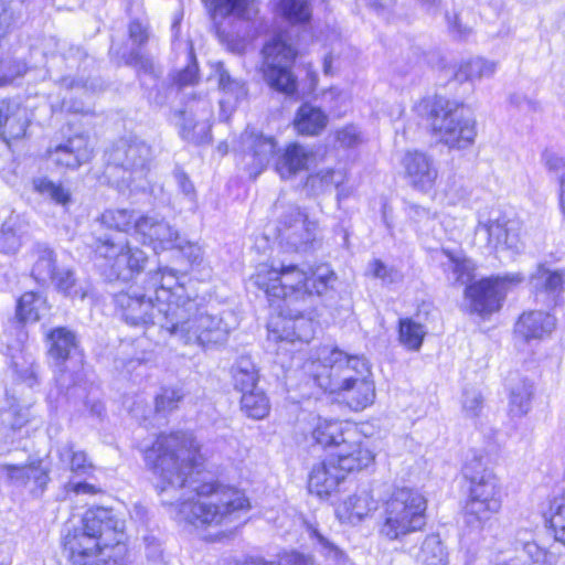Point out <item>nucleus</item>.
Returning a JSON list of instances; mask_svg holds the SVG:
<instances>
[{
	"instance_id": "f257e3e1",
	"label": "nucleus",
	"mask_w": 565,
	"mask_h": 565,
	"mask_svg": "<svg viewBox=\"0 0 565 565\" xmlns=\"http://www.w3.org/2000/svg\"><path fill=\"white\" fill-rule=\"evenodd\" d=\"M201 459L200 445L191 433L160 435L145 449V461L158 477L161 493L184 490L175 504L177 519L196 527H216L236 520L250 509L245 493L216 482L191 480Z\"/></svg>"
},
{
	"instance_id": "cd10ccee",
	"label": "nucleus",
	"mask_w": 565,
	"mask_h": 565,
	"mask_svg": "<svg viewBox=\"0 0 565 565\" xmlns=\"http://www.w3.org/2000/svg\"><path fill=\"white\" fill-rule=\"evenodd\" d=\"M355 435L354 429L344 426L339 420L316 417L312 423L311 437L323 448L331 446L338 448L343 441H347V437Z\"/></svg>"
},
{
	"instance_id": "49530a36",
	"label": "nucleus",
	"mask_w": 565,
	"mask_h": 565,
	"mask_svg": "<svg viewBox=\"0 0 565 565\" xmlns=\"http://www.w3.org/2000/svg\"><path fill=\"white\" fill-rule=\"evenodd\" d=\"M142 217L132 210L117 209L106 210L99 217L100 223L109 228L128 233L135 231V223Z\"/></svg>"
},
{
	"instance_id": "f8f14e48",
	"label": "nucleus",
	"mask_w": 565,
	"mask_h": 565,
	"mask_svg": "<svg viewBox=\"0 0 565 565\" xmlns=\"http://www.w3.org/2000/svg\"><path fill=\"white\" fill-rule=\"evenodd\" d=\"M523 280L521 274L512 273L481 279L467 286L465 295L469 300L470 311L481 317L492 315L501 308L507 294Z\"/></svg>"
},
{
	"instance_id": "c9c22d12",
	"label": "nucleus",
	"mask_w": 565,
	"mask_h": 565,
	"mask_svg": "<svg viewBox=\"0 0 565 565\" xmlns=\"http://www.w3.org/2000/svg\"><path fill=\"white\" fill-rule=\"evenodd\" d=\"M28 236V226L18 215L10 216L1 227L0 249L4 254H15Z\"/></svg>"
},
{
	"instance_id": "412c9836",
	"label": "nucleus",
	"mask_w": 565,
	"mask_h": 565,
	"mask_svg": "<svg viewBox=\"0 0 565 565\" xmlns=\"http://www.w3.org/2000/svg\"><path fill=\"white\" fill-rule=\"evenodd\" d=\"M148 282L157 301L158 315L163 313L160 307L166 303H182L183 300L190 298L185 295V288L180 284L177 271L171 268H159L157 271L150 273Z\"/></svg>"
},
{
	"instance_id": "4468645a",
	"label": "nucleus",
	"mask_w": 565,
	"mask_h": 565,
	"mask_svg": "<svg viewBox=\"0 0 565 565\" xmlns=\"http://www.w3.org/2000/svg\"><path fill=\"white\" fill-rule=\"evenodd\" d=\"M279 237L288 247L296 252H306L317 238L318 224L298 206L290 205L281 215Z\"/></svg>"
},
{
	"instance_id": "3c124183",
	"label": "nucleus",
	"mask_w": 565,
	"mask_h": 565,
	"mask_svg": "<svg viewBox=\"0 0 565 565\" xmlns=\"http://www.w3.org/2000/svg\"><path fill=\"white\" fill-rule=\"evenodd\" d=\"M278 12L292 24L308 22L311 18L308 0H279Z\"/></svg>"
},
{
	"instance_id": "c85d7f7f",
	"label": "nucleus",
	"mask_w": 565,
	"mask_h": 565,
	"mask_svg": "<svg viewBox=\"0 0 565 565\" xmlns=\"http://www.w3.org/2000/svg\"><path fill=\"white\" fill-rule=\"evenodd\" d=\"M28 125L26 108L18 103H0V134L6 140L23 137Z\"/></svg>"
},
{
	"instance_id": "423d86ee",
	"label": "nucleus",
	"mask_w": 565,
	"mask_h": 565,
	"mask_svg": "<svg viewBox=\"0 0 565 565\" xmlns=\"http://www.w3.org/2000/svg\"><path fill=\"white\" fill-rule=\"evenodd\" d=\"M463 477L469 481V495L463 509V523L471 531H482L501 509V490L494 473L486 469L482 457L466 460Z\"/></svg>"
},
{
	"instance_id": "bf43d9fd",
	"label": "nucleus",
	"mask_w": 565,
	"mask_h": 565,
	"mask_svg": "<svg viewBox=\"0 0 565 565\" xmlns=\"http://www.w3.org/2000/svg\"><path fill=\"white\" fill-rule=\"evenodd\" d=\"M183 393L179 388L167 387L156 398V411L159 413H168L178 407L182 401Z\"/></svg>"
},
{
	"instance_id": "2f4dec72",
	"label": "nucleus",
	"mask_w": 565,
	"mask_h": 565,
	"mask_svg": "<svg viewBox=\"0 0 565 565\" xmlns=\"http://www.w3.org/2000/svg\"><path fill=\"white\" fill-rule=\"evenodd\" d=\"M345 179L347 172L344 170L331 168L321 169L308 175L306 188L313 194H319L334 186L338 189V199L341 200L348 198L350 194L344 189H340V185L344 183Z\"/></svg>"
},
{
	"instance_id": "72a5a7b5",
	"label": "nucleus",
	"mask_w": 565,
	"mask_h": 565,
	"mask_svg": "<svg viewBox=\"0 0 565 565\" xmlns=\"http://www.w3.org/2000/svg\"><path fill=\"white\" fill-rule=\"evenodd\" d=\"M534 395V384L521 379L510 388L509 394V415L512 418H521L525 416L532 407V398Z\"/></svg>"
},
{
	"instance_id": "6e6d98bb",
	"label": "nucleus",
	"mask_w": 565,
	"mask_h": 565,
	"mask_svg": "<svg viewBox=\"0 0 565 565\" xmlns=\"http://www.w3.org/2000/svg\"><path fill=\"white\" fill-rule=\"evenodd\" d=\"M103 565H130L127 559V547L122 540L116 539V543L105 548V554L99 555Z\"/></svg>"
},
{
	"instance_id": "79ce46f5",
	"label": "nucleus",
	"mask_w": 565,
	"mask_h": 565,
	"mask_svg": "<svg viewBox=\"0 0 565 565\" xmlns=\"http://www.w3.org/2000/svg\"><path fill=\"white\" fill-rule=\"evenodd\" d=\"M46 310V300L39 294L24 292L18 300L17 317L22 322H36Z\"/></svg>"
},
{
	"instance_id": "6ab92c4d",
	"label": "nucleus",
	"mask_w": 565,
	"mask_h": 565,
	"mask_svg": "<svg viewBox=\"0 0 565 565\" xmlns=\"http://www.w3.org/2000/svg\"><path fill=\"white\" fill-rule=\"evenodd\" d=\"M82 527L98 536L104 545L116 543V539L122 540L125 522L111 510L94 508L85 512Z\"/></svg>"
},
{
	"instance_id": "c756f323",
	"label": "nucleus",
	"mask_w": 565,
	"mask_h": 565,
	"mask_svg": "<svg viewBox=\"0 0 565 565\" xmlns=\"http://www.w3.org/2000/svg\"><path fill=\"white\" fill-rule=\"evenodd\" d=\"M243 142L249 150L253 160L250 174L257 177L276 152V142L273 137L254 131H246L243 135Z\"/></svg>"
},
{
	"instance_id": "5fc2aeb1",
	"label": "nucleus",
	"mask_w": 565,
	"mask_h": 565,
	"mask_svg": "<svg viewBox=\"0 0 565 565\" xmlns=\"http://www.w3.org/2000/svg\"><path fill=\"white\" fill-rule=\"evenodd\" d=\"M50 280L53 281L58 291L66 296L79 297L81 299L85 297V292L76 288L74 274L68 268H58Z\"/></svg>"
},
{
	"instance_id": "0e129e2a",
	"label": "nucleus",
	"mask_w": 565,
	"mask_h": 565,
	"mask_svg": "<svg viewBox=\"0 0 565 565\" xmlns=\"http://www.w3.org/2000/svg\"><path fill=\"white\" fill-rule=\"evenodd\" d=\"M337 141L341 147L351 148L360 143L361 136L355 126H345L335 132Z\"/></svg>"
},
{
	"instance_id": "a211bd4d",
	"label": "nucleus",
	"mask_w": 565,
	"mask_h": 565,
	"mask_svg": "<svg viewBox=\"0 0 565 565\" xmlns=\"http://www.w3.org/2000/svg\"><path fill=\"white\" fill-rule=\"evenodd\" d=\"M107 546L100 539L83 527L68 532L64 537V548L74 564L99 565V555Z\"/></svg>"
},
{
	"instance_id": "39448f33",
	"label": "nucleus",
	"mask_w": 565,
	"mask_h": 565,
	"mask_svg": "<svg viewBox=\"0 0 565 565\" xmlns=\"http://www.w3.org/2000/svg\"><path fill=\"white\" fill-rule=\"evenodd\" d=\"M416 110L427 117L434 135L448 148L462 150L473 145L476 121L461 104L436 96L420 100Z\"/></svg>"
},
{
	"instance_id": "e2e57ef3",
	"label": "nucleus",
	"mask_w": 565,
	"mask_h": 565,
	"mask_svg": "<svg viewBox=\"0 0 565 565\" xmlns=\"http://www.w3.org/2000/svg\"><path fill=\"white\" fill-rule=\"evenodd\" d=\"M29 422L25 411L10 408L2 413V423L12 430L21 429Z\"/></svg>"
},
{
	"instance_id": "4c0bfd02",
	"label": "nucleus",
	"mask_w": 565,
	"mask_h": 565,
	"mask_svg": "<svg viewBox=\"0 0 565 565\" xmlns=\"http://www.w3.org/2000/svg\"><path fill=\"white\" fill-rule=\"evenodd\" d=\"M531 287L535 291H544L550 295H559L565 290V278L561 270H552L544 265H540L536 271L531 276Z\"/></svg>"
},
{
	"instance_id": "dca6fc26",
	"label": "nucleus",
	"mask_w": 565,
	"mask_h": 565,
	"mask_svg": "<svg viewBox=\"0 0 565 565\" xmlns=\"http://www.w3.org/2000/svg\"><path fill=\"white\" fill-rule=\"evenodd\" d=\"M408 184L422 193H430L438 179L434 159L422 151H408L402 160Z\"/></svg>"
},
{
	"instance_id": "774afa93",
	"label": "nucleus",
	"mask_w": 565,
	"mask_h": 565,
	"mask_svg": "<svg viewBox=\"0 0 565 565\" xmlns=\"http://www.w3.org/2000/svg\"><path fill=\"white\" fill-rule=\"evenodd\" d=\"M542 159H543L545 167L550 171H554V172L562 171V173L565 172V159L563 157L558 156L557 153H555L551 150H545L542 153Z\"/></svg>"
},
{
	"instance_id": "9b49d317",
	"label": "nucleus",
	"mask_w": 565,
	"mask_h": 565,
	"mask_svg": "<svg viewBox=\"0 0 565 565\" xmlns=\"http://www.w3.org/2000/svg\"><path fill=\"white\" fill-rule=\"evenodd\" d=\"M93 248L98 257L106 260L110 276L121 280H129L141 273L148 260L140 248L109 235L95 237Z\"/></svg>"
},
{
	"instance_id": "6e6552de",
	"label": "nucleus",
	"mask_w": 565,
	"mask_h": 565,
	"mask_svg": "<svg viewBox=\"0 0 565 565\" xmlns=\"http://www.w3.org/2000/svg\"><path fill=\"white\" fill-rule=\"evenodd\" d=\"M105 157L109 166L124 171L116 183L120 192H146L150 189L148 174L152 149L143 140L137 137L121 138L106 151Z\"/></svg>"
},
{
	"instance_id": "ddd939ff",
	"label": "nucleus",
	"mask_w": 565,
	"mask_h": 565,
	"mask_svg": "<svg viewBox=\"0 0 565 565\" xmlns=\"http://www.w3.org/2000/svg\"><path fill=\"white\" fill-rule=\"evenodd\" d=\"M116 310L131 326L158 324L157 301L149 287L130 285L114 296Z\"/></svg>"
},
{
	"instance_id": "69168bd1",
	"label": "nucleus",
	"mask_w": 565,
	"mask_h": 565,
	"mask_svg": "<svg viewBox=\"0 0 565 565\" xmlns=\"http://www.w3.org/2000/svg\"><path fill=\"white\" fill-rule=\"evenodd\" d=\"M190 60L188 66L175 76L174 81L180 87L193 85L198 81V65L192 53H190Z\"/></svg>"
},
{
	"instance_id": "a878e982",
	"label": "nucleus",
	"mask_w": 565,
	"mask_h": 565,
	"mask_svg": "<svg viewBox=\"0 0 565 565\" xmlns=\"http://www.w3.org/2000/svg\"><path fill=\"white\" fill-rule=\"evenodd\" d=\"M333 458L344 477L348 472L366 468L374 461L373 452L362 444L352 440V437H347V441L338 447Z\"/></svg>"
},
{
	"instance_id": "680f3d73",
	"label": "nucleus",
	"mask_w": 565,
	"mask_h": 565,
	"mask_svg": "<svg viewBox=\"0 0 565 565\" xmlns=\"http://www.w3.org/2000/svg\"><path fill=\"white\" fill-rule=\"evenodd\" d=\"M483 398L475 387H467L462 395V408L468 416L475 417L482 408Z\"/></svg>"
},
{
	"instance_id": "0eeeda50",
	"label": "nucleus",
	"mask_w": 565,
	"mask_h": 565,
	"mask_svg": "<svg viewBox=\"0 0 565 565\" xmlns=\"http://www.w3.org/2000/svg\"><path fill=\"white\" fill-rule=\"evenodd\" d=\"M427 500L417 490L398 488L384 502L379 519V535L387 541H402L420 532L427 524Z\"/></svg>"
},
{
	"instance_id": "338daca9",
	"label": "nucleus",
	"mask_w": 565,
	"mask_h": 565,
	"mask_svg": "<svg viewBox=\"0 0 565 565\" xmlns=\"http://www.w3.org/2000/svg\"><path fill=\"white\" fill-rule=\"evenodd\" d=\"M129 35L135 44L143 45L149 39L148 25L138 20L132 21L129 25Z\"/></svg>"
},
{
	"instance_id": "20e7f679",
	"label": "nucleus",
	"mask_w": 565,
	"mask_h": 565,
	"mask_svg": "<svg viewBox=\"0 0 565 565\" xmlns=\"http://www.w3.org/2000/svg\"><path fill=\"white\" fill-rule=\"evenodd\" d=\"M158 326L186 345L205 347L223 342L228 328L223 320L210 315L196 299L186 298L182 303H166L160 307Z\"/></svg>"
},
{
	"instance_id": "37998d69",
	"label": "nucleus",
	"mask_w": 565,
	"mask_h": 565,
	"mask_svg": "<svg viewBox=\"0 0 565 565\" xmlns=\"http://www.w3.org/2000/svg\"><path fill=\"white\" fill-rule=\"evenodd\" d=\"M209 8L212 19L235 15L242 19L250 18V9L246 0H202Z\"/></svg>"
},
{
	"instance_id": "13d9d810",
	"label": "nucleus",
	"mask_w": 565,
	"mask_h": 565,
	"mask_svg": "<svg viewBox=\"0 0 565 565\" xmlns=\"http://www.w3.org/2000/svg\"><path fill=\"white\" fill-rule=\"evenodd\" d=\"M25 72L26 65L23 62L0 61V87L11 84L15 78L23 76Z\"/></svg>"
},
{
	"instance_id": "9d476101",
	"label": "nucleus",
	"mask_w": 565,
	"mask_h": 565,
	"mask_svg": "<svg viewBox=\"0 0 565 565\" xmlns=\"http://www.w3.org/2000/svg\"><path fill=\"white\" fill-rule=\"evenodd\" d=\"M316 300L306 301L302 306H277V317L268 321L269 338L275 341L309 342L316 332L318 321L315 308Z\"/></svg>"
},
{
	"instance_id": "7ed1b4c3",
	"label": "nucleus",
	"mask_w": 565,
	"mask_h": 565,
	"mask_svg": "<svg viewBox=\"0 0 565 565\" xmlns=\"http://www.w3.org/2000/svg\"><path fill=\"white\" fill-rule=\"evenodd\" d=\"M254 284L263 290L270 308L277 306H303L327 292L335 280L334 273L326 265L315 268L307 265L259 264L252 277ZM294 310V307H290Z\"/></svg>"
},
{
	"instance_id": "2eb2a0df",
	"label": "nucleus",
	"mask_w": 565,
	"mask_h": 565,
	"mask_svg": "<svg viewBox=\"0 0 565 565\" xmlns=\"http://www.w3.org/2000/svg\"><path fill=\"white\" fill-rule=\"evenodd\" d=\"M477 233L484 234L488 246L495 250L519 253L523 248L519 223L503 215L497 214L487 221L479 220Z\"/></svg>"
},
{
	"instance_id": "a19ab883",
	"label": "nucleus",
	"mask_w": 565,
	"mask_h": 565,
	"mask_svg": "<svg viewBox=\"0 0 565 565\" xmlns=\"http://www.w3.org/2000/svg\"><path fill=\"white\" fill-rule=\"evenodd\" d=\"M232 373L234 386L242 393L257 387L258 371L250 358L241 356L237 359Z\"/></svg>"
},
{
	"instance_id": "5701e85b",
	"label": "nucleus",
	"mask_w": 565,
	"mask_h": 565,
	"mask_svg": "<svg viewBox=\"0 0 565 565\" xmlns=\"http://www.w3.org/2000/svg\"><path fill=\"white\" fill-rule=\"evenodd\" d=\"M377 510V501L371 490L361 489L344 499L335 509L342 523L358 525Z\"/></svg>"
},
{
	"instance_id": "393cba45",
	"label": "nucleus",
	"mask_w": 565,
	"mask_h": 565,
	"mask_svg": "<svg viewBox=\"0 0 565 565\" xmlns=\"http://www.w3.org/2000/svg\"><path fill=\"white\" fill-rule=\"evenodd\" d=\"M212 116V107L207 99L199 98L189 102L184 109L175 113L177 125L181 129L184 139L193 140L194 130L200 127L204 130Z\"/></svg>"
},
{
	"instance_id": "ea45409f",
	"label": "nucleus",
	"mask_w": 565,
	"mask_h": 565,
	"mask_svg": "<svg viewBox=\"0 0 565 565\" xmlns=\"http://www.w3.org/2000/svg\"><path fill=\"white\" fill-rule=\"evenodd\" d=\"M422 565H448V553L439 535L430 534L425 537L416 556Z\"/></svg>"
},
{
	"instance_id": "e433bc0d",
	"label": "nucleus",
	"mask_w": 565,
	"mask_h": 565,
	"mask_svg": "<svg viewBox=\"0 0 565 565\" xmlns=\"http://www.w3.org/2000/svg\"><path fill=\"white\" fill-rule=\"evenodd\" d=\"M295 128L301 135H318L327 125L324 113L310 104H303L297 111Z\"/></svg>"
},
{
	"instance_id": "4be33fe9",
	"label": "nucleus",
	"mask_w": 565,
	"mask_h": 565,
	"mask_svg": "<svg viewBox=\"0 0 565 565\" xmlns=\"http://www.w3.org/2000/svg\"><path fill=\"white\" fill-rule=\"evenodd\" d=\"M0 479L32 493H42L50 480L49 472L40 462L29 465L0 463Z\"/></svg>"
},
{
	"instance_id": "603ef678",
	"label": "nucleus",
	"mask_w": 565,
	"mask_h": 565,
	"mask_svg": "<svg viewBox=\"0 0 565 565\" xmlns=\"http://www.w3.org/2000/svg\"><path fill=\"white\" fill-rule=\"evenodd\" d=\"M215 75L217 76L218 88L228 97H233L235 102H238L246 96L245 83L233 78L227 70H225L223 63H216Z\"/></svg>"
},
{
	"instance_id": "f704fd0d",
	"label": "nucleus",
	"mask_w": 565,
	"mask_h": 565,
	"mask_svg": "<svg viewBox=\"0 0 565 565\" xmlns=\"http://www.w3.org/2000/svg\"><path fill=\"white\" fill-rule=\"evenodd\" d=\"M49 355L56 364L65 362L77 347L74 332L66 328H55L47 334Z\"/></svg>"
},
{
	"instance_id": "8fccbe9b",
	"label": "nucleus",
	"mask_w": 565,
	"mask_h": 565,
	"mask_svg": "<svg viewBox=\"0 0 565 565\" xmlns=\"http://www.w3.org/2000/svg\"><path fill=\"white\" fill-rule=\"evenodd\" d=\"M398 333L399 341L404 347L408 350L417 351L422 347L427 330L423 324L413 319L405 318L399 320Z\"/></svg>"
},
{
	"instance_id": "864d4df0",
	"label": "nucleus",
	"mask_w": 565,
	"mask_h": 565,
	"mask_svg": "<svg viewBox=\"0 0 565 565\" xmlns=\"http://www.w3.org/2000/svg\"><path fill=\"white\" fill-rule=\"evenodd\" d=\"M550 524L555 539L565 545V492L551 503Z\"/></svg>"
},
{
	"instance_id": "09e8293b",
	"label": "nucleus",
	"mask_w": 565,
	"mask_h": 565,
	"mask_svg": "<svg viewBox=\"0 0 565 565\" xmlns=\"http://www.w3.org/2000/svg\"><path fill=\"white\" fill-rule=\"evenodd\" d=\"M57 452L60 461L75 475H86L93 467L86 454L82 450H76L72 443L61 446Z\"/></svg>"
},
{
	"instance_id": "4d7b16f0",
	"label": "nucleus",
	"mask_w": 565,
	"mask_h": 565,
	"mask_svg": "<svg viewBox=\"0 0 565 565\" xmlns=\"http://www.w3.org/2000/svg\"><path fill=\"white\" fill-rule=\"evenodd\" d=\"M367 270L373 277L381 279L385 285L398 282L403 278L402 274L397 269L387 267L380 259L372 260L369 264Z\"/></svg>"
},
{
	"instance_id": "7c9ffc66",
	"label": "nucleus",
	"mask_w": 565,
	"mask_h": 565,
	"mask_svg": "<svg viewBox=\"0 0 565 565\" xmlns=\"http://www.w3.org/2000/svg\"><path fill=\"white\" fill-rule=\"evenodd\" d=\"M312 157L313 153L303 146L290 143L278 154L276 171L282 179L292 178L308 168Z\"/></svg>"
},
{
	"instance_id": "a18cd8bd",
	"label": "nucleus",
	"mask_w": 565,
	"mask_h": 565,
	"mask_svg": "<svg viewBox=\"0 0 565 565\" xmlns=\"http://www.w3.org/2000/svg\"><path fill=\"white\" fill-rule=\"evenodd\" d=\"M241 407L242 411L253 419L265 418L270 409L268 397L258 387L243 393Z\"/></svg>"
},
{
	"instance_id": "de8ad7c7",
	"label": "nucleus",
	"mask_w": 565,
	"mask_h": 565,
	"mask_svg": "<svg viewBox=\"0 0 565 565\" xmlns=\"http://www.w3.org/2000/svg\"><path fill=\"white\" fill-rule=\"evenodd\" d=\"M34 255L36 259L32 268V276L38 281L45 282L50 280L58 269L55 267L54 253L45 245L36 244L34 247Z\"/></svg>"
},
{
	"instance_id": "f3484780",
	"label": "nucleus",
	"mask_w": 565,
	"mask_h": 565,
	"mask_svg": "<svg viewBox=\"0 0 565 565\" xmlns=\"http://www.w3.org/2000/svg\"><path fill=\"white\" fill-rule=\"evenodd\" d=\"M135 233L142 237L145 244L152 245L154 250L183 248L178 231L158 215L139 217L135 223Z\"/></svg>"
},
{
	"instance_id": "bb28decb",
	"label": "nucleus",
	"mask_w": 565,
	"mask_h": 565,
	"mask_svg": "<svg viewBox=\"0 0 565 565\" xmlns=\"http://www.w3.org/2000/svg\"><path fill=\"white\" fill-rule=\"evenodd\" d=\"M556 327V319L548 312L534 310L524 312L515 324V332L526 341L532 339H544L548 337Z\"/></svg>"
},
{
	"instance_id": "1a4fd4ad",
	"label": "nucleus",
	"mask_w": 565,
	"mask_h": 565,
	"mask_svg": "<svg viewBox=\"0 0 565 565\" xmlns=\"http://www.w3.org/2000/svg\"><path fill=\"white\" fill-rule=\"evenodd\" d=\"M264 77L266 83L277 92L292 95L297 90V78L291 66L297 50L287 33H279L270 39L263 49Z\"/></svg>"
},
{
	"instance_id": "c03bdc74",
	"label": "nucleus",
	"mask_w": 565,
	"mask_h": 565,
	"mask_svg": "<svg viewBox=\"0 0 565 565\" xmlns=\"http://www.w3.org/2000/svg\"><path fill=\"white\" fill-rule=\"evenodd\" d=\"M32 185L38 194L55 204L66 206L72 201L71 191L62 183L42 177L34 179Z\"/></svg>"
},
{
	"instance_id": "aec40b11",
	"label": "nucleus",
	"mask_w": 565,
	"mask_h": 565,
	"mask_svg": "<svg viewBox=\"0 0 565 565\" xmlns=\"http://www.w3.org/2000/svg\"><path fill=\"white\" fill-rule=\"evenodd\" d=\"M93 157L88 137L76 135L47 150V159L56 167L71 170L86 164Z\"/></svg>"
},
{
	"instance_id": "b1692460",
	"label": "nucleus",
	"mask_w": 565,
	"mask_h": 565,
	"mask_svg": "<svg viewBox=\"0 0 565 565\" xmlns=\"http://www.w3.org/2000/svg\"><path fill=\"white\" fill-rule=\"evenodd\" d=\"M343 471L334 458L315 465L309 473L308 489L319 498H327L344 480Z\"/></svg>"
},
{
	"instance_id": "58836bf2",
	"label": "nucleus",
	"mask_w": 565,
	"mask_h": 565,
	"mask_svg": "<svg viewBox=\"0 0 565 565\" xmlns=\"http://www.w3.org/2000/svg\"><path fill=\"white\" fill-rule=\"evenodd\" d=\"M497 72V63L483 57H475L462 62L455 77L459 82H475L489 78Z\"/></svg>"
},
{
	"instance_id": "473e14b6",
	"label": "nucleus",
	"mask_w": 565,
	"mask_h": 565,
	"mask_svg": "<svg viewBox=\"0 0 565 565\" xmlns=\"http://www.w3.org/2000/svg\"><path fill=\"white\" fill-rule=\"evenodd\" d=\"M437 257L448 280L465 285L472 278L475 265L470 259L447 249L440 250Z\"/></svg>"
},
{
	"instance_id": "052dcab7",
	"label": "nucleus",
	"mask_w": 565,
	"mask_h": 565,
	"mask_svg": "<svg viewBox=\"0 0 565 565\" xmlns=\"http://www.w3.org/2000/svg\"><path fill=\"white\" fill-rule=\"evenodd\" d=\"M173 178L180 193L189 202L190 207H194L196 203V191L193 182L190 180L188 174L181 169L174 170Z\"/></svg>"
},
{
	"instance_id": "f03ea898",
	"label": "nucleus",
	"mask_w": 565,
	"mask_h": 565,
	"mask_svg": "<svg viewBox=\"0 0 565 565\" xmlns=\"http://www.w3.org/2000/svg\"><path fill=\"white\" fill-rule=\"evenodd\" d=\"M305 367L320 388L337 395L353 411H362L375 399L372 372L363 356L324 345Z\"/></svg>"
}]
</instances>
